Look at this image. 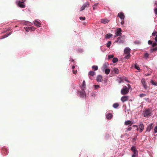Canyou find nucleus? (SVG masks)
<instances>
[{
  "instance_id": "22",
  "label": "nucleus",
  "mask_w": 157,
  "mask_h": 157,
  "mask_svg": "<svg viewBox=\"0 0 157 157\" xmlns=\"http://www.w3.org/2000/svg\"><path fill=\"white\" fill-rule=\"evenodd\" d=\"M116 42H117L118 43H123V41L122 40L121 37H119L117 39Z\"/></svg>"
},
{
  "instance_id": "3",
  "label": "nucleus",
  "mask_w": 157,
  "mask_h": 157,
  "mask_svg": "<svg viewBox=\"0 0 157 157\" xmlns=\"http://www.w3.org/2000/svg\"><path fill=\"white\" fill-rule=\"evenodd\" d=\"M131 151L133 152L134 155H138V152L137 150L136 149V147L135 146H132L131 147Z\"/></svg>"
},
{
  "instance_id": "10",
  "label": "nucleus",
  "mask_w": 157,
  "mask_h": 157,
  "mask_svg": "<svg viewBox=\"0 0 157 157\" xmlns=\"http://www.w3.org/2000/svg\"><path fill=\"white\" fill-rule=\"evenodd\" d=\"M121 28L118 29L117 30V31L116 33V36H119L121 35Z\"/></svg>"
},
{
  "instance_id": "48",
  "label": "nucleus",
  "mask_w": 157,
  "mask_h": 157,
  "mask_svg": "<svg viewBox=\"0 0 157 157\" xmlns=\"http://www.w3.org/2000/svg\"><path fill=\"white\" fill-rule=\"evenodd\" d=\"M155 41L157 42V36H156L155 38Z\"/></svg>"
},
{
  "instance_id": "42",
  "label": "nucleus",
  "mask_w": 157,
  "mask_h": 157,
  "mask_svg": "<svg viewBox=\"0 0 157 157\" xmlns=\"http://www.w3.org/2000/svg\"><path fill=\"white\" fill-rule=\"evenodd\" d=\"M156 46H157V44L156 43H153L152 44V46L154 47Z\"/></svg>"
},
{
  "instance_id": "21",
  "label": "nucleus",
  "mask_w": 157,
  "mask_h": 157,
  "mask_svg": "<svg viewBox=\"0 0 157 157\" xmlns=\"http://www.w3.org/2000/svg\"><path fill=\"white\" fill-rule=\"evenodd\" d=\"M112 115L111 113H109L106 115V118L108 119H110L112 118Z\"/></svg>"
},
{
  "instance_id": "45",
  "label": "nucleus",
  "mask_w": 157,
  "mask_h": 157,
  "mask_svg": "<svg viewBox=\"0 0 157 157\" xmlns=\"http://www.w3.org/2000/svg\"><path fill=\"white\" fill-rule=\"evenodd\" d=\"M154 12H155V13L157 14V8H155V9H154Z\"/></svg>"
},
{
  "instance_id": "52",
  "label": "nucleus",
  "mask_w": 157,
  "mask_h": 157,
  "mask_svg": "<svg viewBox=\"0 0 157 157\" xmlns=\"http://www.w3.org/2000/svg\"><path fill=\"white\" fill-rule=\"evenodd\" d=\"M75 68V66H73L72 67V69H74Z\"/></svg>"
},
{
  "instance_id": "24",
  "label": "nucleus",
  "mask_w": 157,
  "mask_h": 157,
  "mask_svg": "<svg viewBox=\"0 0 157 157\" xmlns=\"http://www.w3.org/2000/svg\"><path fill=\"white\" fill-rule=\"evenodd\" d=\"M110 70L109 68H106L105 70V73L106 75H108L109 74Z\"/></svg>"
},
{
  "instance_id": "8",
  "label": "nucleus",
  "mask_w": 157,
  "mask_h": 157,
  "mask_svg": "<svg viewBox=\"0 0 157 157\" xmlns=\"http://www.w3.org/2000/svg\"><path fill=\"white\" fill-rule=\"evenodd\" d=\"M128 96H123L121 98V100L123 102H124L126 101H127L128 99Z\"/></svg>"
},
{
  "instance_id": "26",
  "label": "nucleus",
  "mask_w": 157,
  "mask_h": 157,
  "mask_svg": "<svg viewBox=\"0 0 157 157\" xmlns=\"http://www.w3.org/2000/svg\"><path fill=\"white\" fill-rule=\"evenodd\" d=\"M150 82L153 85L155 86H157V82H154L153 80L151 79Z\"/></svg>"
},
{
  "instance_id": "9",
  "label": "nucleus",
  "mask_w": 157,
  "mask_h": 157,
  "mask_svg": "<svg viewBox=\"0 0 157 157\" xmlns=\"http://www.w3.org/2000/svg\"><path fill=\"white\" fill-rule=\"evenodd\" d=\"M139 128L140 129V132H141L144 128V125L142 122L140 123Z\"/></svg>"
},
{
  "instance_id": "14",
  "label": "nucleus",
  "mask_w": 157,
  "mask_h": 157,
  "mask_svg": "<svg viewBox=\"0 0 157 157\" xmlns=\"http://www.w3.org/2000/svg\"><path fill=\"white\" fill-rule=\"evenodd\" d=\"M150 112L149 110H147L145 112L144 116V117H147L150 115Z\"/></svg>"
},
{
  "instance_id": "34",
  "label": "nucleus",
  "mask_w": 157,
  "mask_h": 157,
  "mask_svg": "<svg viewBox=\"0 0 157 157\" xmlns=\"http://www.w3.org/2000/svg\"><path fill=\"white\" fill-rule=\"evenodd\" d=\"M135 67L136 69L137 70H140V69L139 67L136 64H135Z\"/></svg>"
},
{
  "instance_id": "31",
  "label": "nucleus",
  "mask_w": 157,
  "mask_h": 157,
  "mask_svg": "<svg viewBox=\"0 0 157 157\" xmlns=\"http://www.w3.org/2000/svg\"><path fill=\"white\" fill-rule=\"evenodd\" d=\"M111 42L110 41H108L106 44V46L108 48H109L111 44Z\"/></svg>"
},
{
  "instance_id": "16",
  "label": "nucleus",
  "mask_w": 157,
  "mask_h": 157,
  "mask_svg": "<svg viewBox=\"0 0 157 157\" xmlns=\"http://www.w3.org/2000/svg\"><path fill=\"white\" fill-rule=\"evenodd\" d=\"M109 20L107 19H102L101 21V22L104 24H105L108 23L109 22Z\"/></svg>"
},
{
  "instance_id": "18",
  "label": "nucleus",
  "mask_w": 157,
  "mask_h": 157,
  "mask_svg": "<svg viewBox=\"0 0 157 157\" xmlns=\"http://www.w3.org/2000/svg\"><path fill=\"white\" fill-rule=\"evenodd\" d=\"M84 90H82L80 93V95L82 97H84L86 95V94Z\"/></svg>"
},
{
  "instance_id": "30",
  "label": "nucleus",
  "mask_w": 157,
  "mask_h": 157,
  "mask_svg": "<svg viewBox=\"0 0 157 157\" xmlns=\"http://www.w3.org/2000/svg\"><path fill=\"white\" fill-rule=\"evenodd\" d=\"M92 68L95 71L97 70H98V67L97 66H93L92 67Z\"/></svg>"
},
{
  "instance_id": "40",
  "label": "nucleus",
  "mask_w": 157,
  "mask_h": 157,
  "mask_svg": "<svg viewBox=\"0 0 157 157\" xmlns=\"http://www.w3.org/2000/svg\"><path fill=\"white\" fill-rule=\"evenodd\" d=\"M154 132H155V133H156V132H157V126H156L155 127V128H154Z\"/></svg>"
},
{
  "instance_id": "28",
  "label": "nucleus",
  "mask_w": 157,
  "mask_h": 157,
  "mask_svg": "<svg viewBox=\"0 0 157 157\" xmlns=\"http://www.w3.org/2000/svg\"><path fill=\"white\" fill-rule=\"evenodd\" d=\"M113 71L116 74H118L119 73V70L117 68H114V69Z\"/></svg>"
},
{
  "instance_id": "6",
  "label": "nucleus",
  "mask_w": 157,
  "mask_h": 157,
  "mask_svg": "<svg viewBox=\"0 0 157 157\" xmlns=\"http://www.w3.org/2000/svg\"><path fill=\"white\" fill-rule=\"evenodd\" d=\"M141 83L144 88L146 89L147 88V86L146 84V82L145 81V79L144 78H143L141 79Z\"/></svg>"
},
{
  "instance_id": "12",
  "label": "nucleus",
  "mask_w": 157,
  "mask_h": 157,
  "mask_svg": "<svg viewBox=\"0 0 157 157\" xmlns=\"http://www.w3.org/2000/svg\"><path fill=\"white\" fill-rule=\"evenodd\" d=\"M153 127V125L152 124H150L148 126L147 128L146 129V131H147L150 132Z\"/></svg>"
},
{
  "instance_id": "11",
  "label": "nucleus",
  "mask_w": 157,
  "mask_h": 157,
  "mask_svg": "<svg viewBox=\"0 0 157 157\" xmlns=\"http://www.w3.org/2000/svg\"><path fill=\"white\" fill-rule=\"evenodd\" d=\"M97 80L98 82H101L103 80V78L101 75H98L97 77Z\"/></svg>"
},
{
  "instance_id": "20",
  "label": "nucleus",
  "mask_w": 157,
  "mask_h": 157,
  "mask_svg": "<svg viewBox=\"0 0 157 157\" xmlns=\"http://www.w3.org/2000/svg\"><path fill=\"white\" fill-rule=\"evenodd\" d=\"M108 64L106 63H104L102 67V70H104L105 69H106V68L108 67Z\"/></svg>"
},
{
  "instance_id": "17",
  "label": "nucleus",
  "mask_w": 157,
  "mask_h": 157,
  "mask_svg": "<svg viewBox=\"0 0 157 157\" xmlns=\"http://www.w3.org/2000/svg\"><path fill=\"white\" fill-rule=\"evenodd\" d=\"M34 24L37 27H40L41 26V24L38 21H34Z\"/></svg>"
},
{
  "instance_id": "51",
  "label": "nucleus",
  "mask_w": 157,
  "mask_h": 157,
  "mask_svg": "<svg viewBox=\"0 0 157 157\" xmlns=\"http://www.w3.org/2000/svg\"><path fill=\"white\" fill-rule=\"evenodd\" d=\"M133 127H138V126H137V125H133Z\"/></svg>"
},
{
  "instance_id": "43",
  "label": "nucleus",
  "mask_w": 157,
  "mask_h": 157,
  "mask_svg": "<svg viewBox=\"0 0 157 157\" xmlns=\"http://www.w3.org/2000/svg\"><path fill=\"white\" fill-rule=\"evenodd\" d=\"M152 41L151 40H149L148 41V43L149 44H152Z\"/></svg>"
},
{
  "instance_id": "36",
  "label": "nucleus",
  "mask_w": 157,
  "mask_h": 157,
  "mask_svg": "<svg viewBox=\"0 0 157 157\" xmlns=\"http://www.w3.org/2000/svg\"><path fill=\"white\" fill-rule=\"evenodd\" d=\"M113 57H114V56L113 55H109L108 56V59H110L112 58H113Z\"/></svg>"
},
{
  "instance_id": "19",
  "label": "nucleus",
  "mask_w": 157,
  "mask_h": 157,
  "mask_svg": "<svg viewBox=\"0 0 157 157\" xmlns=\"http://www.w3.org/2000/svg\"><path fill=\"white\" fill-rule=\"evenodd\" d=\"M2 151L5 155H6L8 153V150L6 148H3L2 149Z\"/></svg>"
},
{
  "instance_id": "49",
  "label": "nucleus",
  "mask_w": 157,
  "mask_h": 157,
  "mask_svg": "<svg viewBox=\"0 0 157 157\" xmlns=\"http://www.w3.org/2000/svg\"><path fill=\"white\" fill-rule=\"evenodd\" d=\"M31 28V27H30V28H28V29L27 28V29H26V31H28V29H30V28Z\"/></svg>"
},
{
  "instance_id": "13",
  "label": "nucleus",
  "mask_w": 157,
  "mask_h": 157,
  "mask_svg": "<svg viewBox=\"0 0 157 157\" xmlns=\"http://www.w3.org/2000/svg\"><path fill=\"white\" fill-rule=\"evenodd\" d=\"M133 122L129 120L126 121L124 122V124L127 125H129L131 126Z\"/></svg>"
},
{
  "instance_id": "39",
  "label": "nucleus",
  "mask_w": 157,
  "mask_h": 157,
  "mask_svg": "<svg viewBox=\"0 0 157 157\" xmlns=\"http://www.w3.org/2000/svg\"><path fill=\"white\" fill-rule=\"evenodd\" d=\"M151 52H153L154 51H156L157 50V47L155 48L151 49Z\"/></svg>"
},
{
  "instance_id": "35",
  "label": "nucleus",
  "mask_w": 157,
  "mask_h": 157,
  "mask_svg": "<svg viewBox=\"0 0 157 157\" xmlns=\"http://www.w3.org/2000/svg\"><path fill=\"white\" fill-rule=\"evenodd\" d=\"M98 6V4L96 3L93 6V9L94 10H95V9L96 8V7Z\"/></svg>"
},
{
  "instance_id": "23",
  "label": "nucleus",
  "mask_w": 157,
  "mask_h": 157,
  "mask_svg": "<svg viewBox=\"0 0 157 157\" xmlns=\"http://www.w3.org/2000/svg\"><path fill=\"white\" fill-rule=\"evenodd\" d=\"M95 75V73L94 71H90L89 73V75L90 76H93Z\"/></svg>"
},
{
  "instance_id": "47",
  "label": "nucleus",
  "mask_w": 157,
  "mask_h": 157,
  "mask_svg": "<svg viewBox=\"0 0 157 157\" xmlns=\"http://www.w3.org/2000/svg\"><path fill=\"white\" fill-rule=\"evenodd\" d=\"M137 155H138L133 154L132 155V157H135L136 156H137Z\"/></svg>"
},
{
  "instance_id": "5",
  "label": "nucleus",
  "mask_w": 157,
  "mask_h": 157,
  "mask_svg": "<svg viewBox=\"0 0 157 157\" xmlns=\"http://www.w3.org/2000/svg\"><path fill=\"white\" fill-rule=\"evenodd\" d=\"M17 5L21 8H25V3L23 1H19L17 3Z\"/></svg>"
},
{
  "instance_id": "41",
  "label": "nucleus",
  "mask_w": 157,
  "mask_h": 157,
  "mask_svg": "<svg viewBox=\"0 0 157 157\" xmlns=\"http://www.w3.org/2000/svg\"><path fill=\"white\" fill-rule=\"evenodd\" d=\"M149 56V54L147 53H145L144 54V57L146 58H147Z\"/></svg>"
},
{
  "instance_id": "32",
  "label": "nucleus",
  "mask_w": 157,
  "mask_h": 157,
  "mask_svg": "<svg viewBox=\"0 0 157 157\" xmlns=\"http://www.w3.org/2000/svg\"><path fill=\"white\" fill-rule=\"evenodd\" d=\"M152 36H157V32L156 31H154L152 34Z\"/></svg>"
},
{
  "instance_id": "38",
  "label": "nucleus",
  "mask_w": 157,
  "mask_h": 157,
  "mask_svg": "<svg viewBox=\"0 0 157 157\" xmlns=\"http://www.w3.org/2000/svg\"><path fill=\"white\" fill-rule=\"evenodd\" d=\"M79 19H80V20H85L86 19V18L85 17H79Z\"/></svg>"
},
{
  "instance_id": "27",
  "label": "nucleus",
  "mask_w": 157,
  "mask_h": 157,
  "mask_svg": "<svg viewBox=\"0 0 157 157\" xmlns=\"http://www.w3.org/2000/svg\"><path fill=\"white\" fill-rule=\"evenodd\" d=\"M118 61V59L117 58H113L112 60V62L113 63L117 62Z\"/></svg>"
},
{
  "instance_id": "55",
  "label": "nucleus",
  "mask_w": 157,
  "mask_h": 157,
  "mask_svg": "<svg viewBox=\"0 0 157 157\" xmlns=\"http://www.w3.org/2000/svg\"><path fill=\"white\" fill-rule=\"evenodd\" d=\"M137 130H138V128H137Z\"/></svg>"
},
{
  "instance_id": "29",
  "label": "nucleus",
  "mask_w": 157,
  "mask_h": 157,
  "mask_svg": "<svg viewBox=\"0 0 157 157\" xmlns=\"http://www.w3.org/2000/svg\"><path fill=\"white\" fill-rule=\"evenodd\" d=\"M119 106V105L118 103H115L113 104V106L115 108H117Z\"/></svg>"
},
{
  "instance_id": "46",
  "label": "nucleus",
  "mask_w": 157,
  "mask_h": 157,
  "mask_svg": "<svg viewBox=\"0 0 157 157\" xmlns=\"http://www.w3.org/2000/svg\"><path fill=\"white\" fill-rule=\"evenodd\" d=\"M94 86L95 88H98L99 87V86L98 85H94Z\"/></svg>"
},
{
  "instance_id": "33",
  "label": "nucleus",
  "mask_w": 157,
  "mask_h": 157,
  "mask_svg": "<svg viewBox=\"0 0 157 157\" xmlns=\"http://www.w3.org/2000/svg\"><path fill=\"white\" fill-rule=\"evenodd\" d=\"M132 127H131L130 126H129L128 127L126 131L127 132L128 131H130L132 130Z\"/></svg>"
},
{
  "instance_id": "54",
  "label": "nucleus",
  "mask_w": 157,
  "mask_h": 157,
  "mask_svg": "<svg viewBox=\"0 0 157 157\" xmlns=\"http://www.w3.org/2000/svg\"><path fill=\"white\" fill-rule=\"evenodd\" d=\"M136 140V138H134L133 139V140Z\"/></svg>"
},
{
  "instance_id": "7",
  "label": "nucleus",
  "mask_w": 157,
  "mask_h": 157,
  "mask_svg": "<svg viewBox=\"0 0 157 157\" xmlns=\"http://www.w3.org/2000/svg\"><path fill=\"white\" fill-rule=\"evenodd\" d=\"M118 17H119L121 20H124V15L122 12L119 13L118 14Z\"/></svg>"
},
{
  "instance_id": "37",
  "label": "nucleus",
  "mask_w": 157,
  "mask_h": 157,
  "mask_svg": "<svg viewBox=\"0 0 157 157\" xmlns=\"http://www.w3.org/2000/svg\"><path fill=\"white\" fill-rule=\"evenodd\" d=\"M146 95V94H140V97L142 98V97H144V96H145Z\"/></svg>"
},
{
  "instance_id": "50",
  "label": "nucleus",
  "mask_w": 157,
  "mask_h": 157,
  "mask_svg": "<svg viewBox=\"0 0 157 157\" xmlns=\"http://www.w3.org/2000/svg\"><path fill=\"white\" fill-rule=\"evenodd\" d=\"M124 24V21H121V24L122 25H123V24Z\"/></svg>"
},
{
  "instance_id": "44",
  "label": "nucleus",
  "mask_w": 157,
  "mask_h": 157,
  "mask_svg": "<svg viewBox=\"0 0 157 157\" xmlns=\"http://www.w3.org/2000/svg\"><path fill=\"white\" fill-rule=\"evenodd\" d=\"M77 72V70H73V73L74 74H76V73Z\"/></svg>"
},
{
  "instance_id": "1",
  "label": "nucleus",
  "mask_w": 157,
  "mask_h": 157,
  "mask_svg": "<svg viewBox=\"0 0 157 157\" xmlns=\"http://www.w3.org/2000/svg\"><path fill=\"white\" fill-rule=\"evenodd\" d=\"M128 87L124 86L123 88L121 90V94L122 95H125L127 94L128 93L129 89L131 88V86L129 84H128Z\"/></svg>"
},
{
  "instance_id": "4",
  "label": "nucleus",
  "mask_w": 157,
  "mask_h": 157,
  "mask_svg": "<svg viewBox=\"0 0 157 157\" xmlns=\"http://www.w3.org/2000/svg\"><path fill=\"white\" fill-rule=\"evenodd\" d=\"M89 6V4L88 2H86L82 6V7L81 8L80 11H82L84 10L86 8L88 7Z\"/></svg>"
},
{
  "instance_id": "25",
  "label": "nucleus",
  "mask_w": 157,
  "mask_h": 157,
  "mask_svg": "<svg viewBox=\"0 0 157 157\" xmlns=\"http://www.w3.org/2000/svg\"><path fill=\"white\" fill-rule=\"evenodd\" d=\"M113 35L110 33H108L106 34L105 37L106 38L109 39L110 37H112Z\"/></svg>"
},
{
  "instance_id": "53",
  "label": "nucleus",
  "mask_w": 157,
  "mask_h": 157,
  "mask_svg": "<svg viewBox=\"0 0 157 157\" xmlns=\"http://www.w3.org/2000/svg\"><path fill=\"white\" fill-rule=\"evenodd\" d=\"M150 75V74H146V76H149V75Z\"/></svg>"
},
{
  "instance_id": "2",
  "label": "nucleus",
  "mask_w": 157,
  "mask_h": 157,
  "mask_svg": "<svg viewBox=\"0 0 157 157\" xmlns=\"http://www.w3.org/2000/svg\"><path fill=\"white\" fill-rule=\"evenodd\" d=\"M131 49L128 47L125 48L124 51V53L125 54H126L124 56V58L126 59H128L131 56L130 54Z\"/></svg>"
},
{
  "instance_id": "15",
  "label": "nucleus",
  "mask_w": 157,
  "mask_h": 157,
  "mask_svg": "<svg viewBox=\"0 0 157 157\" xmlns=\"http://www.w3.org/2000/svg\"><path fill=\"white\" fill-rule=\"evenodd\" d=\"M81 89L82 90H85L86 89V85L84 80L83 81L82 85L81 86Z\"/></svg>"
}]
</instances>
